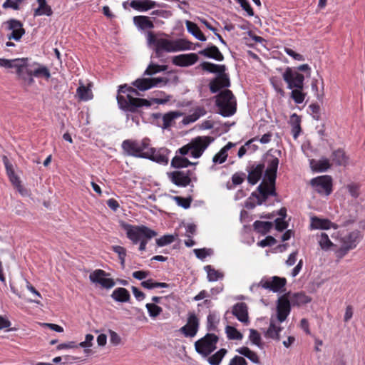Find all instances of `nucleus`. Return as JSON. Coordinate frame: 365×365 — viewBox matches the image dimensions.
<instances>
[{"mask_svg": "<svg viewBox=\"0 0 365 365\" xmlns=\"http://www.w3.org/2000/svg\"><path fill=\"white\" fill-rule=\"evenodd\" d=\"M168 79L163 77H143L138 78L132 83V85L136 88L128 86L126 84L119 86L116 96L118 107L125 113L126 120L130 121L138 125L140 124V108L142 107L148 108L151 106V103L147 99L140 98V91H145L155 87H160L167 84Z\"/></svg>", "mask_w": 365, "mask_h": 365, "instance_id": "nucleus-1", "label": "nucleus"}, {"mask_svg": "<svg viewBox=\"0 0 365 365\" xmlns=\"http://www.w3.org/2000/svg\"><path fill=\"white\" fill-rule=\"evenodd\" d=\"M147 42L149 47L155 51V58H161L164 52L173 53L190 49L189 42L184 39L170 40L158 38L153 32L147 34Z\"/></svg>", "mask_w": 365, "mask_h": 365, "instance_id": "nucleus-2", "label": "nucleus"}, {"mask_svg": "<svg viewBox=\"0 0 365 365\" xmlns=\"http://www.w3.org/2000/svg\"><path fill=\"white\" fill-rule=\"evenodd\" d=\"M127 237L133 244L140 243L139 250L145 251L146 245L150 239L157 235V232L145 225H127L125 227Z\"/></svg>", "mask_w": 365, "mask_h": 365, "instance_id": "nucleus-3", "label": "nucleus"}, {"mask_svg": "<svg viewBox=\"0 0 365 365\" xmlns=\"http://www.w3.org/2000/svg\"><path fill=\"white\" fill-rule=\"evenodd\" d=\"M215 105L218 113L223 117H230L236 113V100L230 90L225 89L220 92L215 97Z\"/></svg>", "mask_w": 365, "mask_h": 365, "instance_id": "nucleus-4", "label": "nucleus"}, {"mask_svg": "<svg viewBox=\"0 0 365 365\" xmlns=\"http://www.w3.org/2000/svg\"><path fill=\"white\" fill-rule=\"evenodd\" d=\"M150 145V140L148 138L142 140H125L122 143V149L129 156L139 158H145Z\"/></svg>", "mask_w": 365, "mask_h": 365, "instance_id": "nucleus-5", "label": "nucleus"}, {"mask_svg": "<svg viewBox=\"0 0 365 365\" xmlns=\"http://www.w3.org/2000/svg\"><path fill=\"white\" fill-rule=\"evenodd\" d=\"M287 284V279L284 277L274 276L272 277H262L259 283L252 284L250 286V290L255 292L261 287L268 289L273 292H280Z\"/></svg>", "mask_w": 365, "mask_h": 365, "instance_id": "nucleus-6", "label": "nucleus"}, {"mask_svg": "<svg viewBox=\"0 0 365 365\" xmlns=\"http://www.w3.org/2000/svg\"><path fill=\"white\" fill-rule=\"evenodd\" d=\"M218 336L213 333H207L195 343V351L203 356H208L217 348Z\"/></svg>", "mask_w": 365, "mask_h": 365, "instance_id": "nucleus-7", "label": "nucleus"}, {"mask_svg": "<svg viewBox=\"0 0 365 365\" xmlns=\"http://www.w3.org/2000/svg\"><path fill=\"white\" fill-rule=\"evenodd\" d=\"M337 238H339L340 243L343 245L344 252H348L357 246L362 238V235L358 230L349 232L343 230L337 233Z\"/></svg>", "mask_w": 365, "mask_h": 365, "instance_id": "nucleus-8", "label": "nucleus"}, {"mask_svg": "<svg viewBox=\"0 0 365 365\" xmlns=\"http://www.w3.org/2000/svg\"><path fill=\"white\" fill-rule=\"evenodd\" d=\"M288 89L304 88V76L292 68L287 67L282 73Z\"/></svg>", "mask_w": 365, "mask_h": 365, "instance_id": "nucleus-9", "label": "nucleus"}, {"mask_svg": "<svg viewBox=\"0 0 365 365\" xmlns=\"http://www.w3.org/2000/svg\"><path fill=\"white\" fill-rule=\"evenodd\" d=\"M310 185L320 195H329L332 192V178L330 175H322L312 178Z\"/></svg>", "mask_w": 365, "mask_h": 365, "instance_id": "nucleus-10", "label": "nucleus"}, {"mask_svg": "<svg viewBox=\"0 0 365 365\" xmlns=\"http://www.w3.org/2000/svg\"><path fill=\"white\" fill-rule=\"evenodd\" d=\"M214 141L211 136H197L190 141L191 156L194 158H199L205 150Z\"/></svg>", "mask_w": 365, "mask_h": 365, "instance_id": "nucleus-11", "label": "nucleus"}, {"mask_svg": "<svg viewBox=\"0 0 365 365\" xmlns=\"http://www.w3.org/2000/svg\"><path fill=\"white\" fill-rule=\"evenodd\" d=\"M275 182H262L258 187L257 190L259 192L260 196L257 195L255 192L252 193V197H255L257 199V205H261L266 201L269 195L277 196Z\"/></svg>", "mask_w": 365, "mask_h": 365, "instance_id": "nucleus-12", "label": "nucleus"}, {"mask_svg": "<svg viewBox=\"0 0 365 365\" xmlns=\"http://www.w3.org/2000/svg\"><path fill=\"white\" fill-rule=\"evenodd\" d=\"M108 274L104 270L98 269L90 274L89 279L92 283L99 284L102 287L108 289L113 287L115 284L113 279L106 277Z\"/></svg>", "mask_w": 365, "mask_h": 365, "instance_id": "nucleus-13", "label": "nucleus"}, {"mask_svg": "<svg viewBox=\"0 0 365 365\" xmlns=\"http://www.w3.org/2000/svg\"><path fill=\"white\" fill-rule=\"evenodd\" d=\"M169 153L170 151L165 148L156 149L151 147L150 145L148 151L147 157L145 159H148L161 165H167L169 160Z\"/></svg>", "mask_w": 365, "mask_h": 365, "instance_id": "nucleus-14", "label": "nucleus"}, {"mask_svg": "<svg viewBox=\"0 0 365 365\" xmlns=\"http://www.w3.org/2000/svg\"><path fill=\"white\" fill-rule=\"evenodd\" d=\"M191 170L174 171L168 173L170 181L178 187H185L191 182Z\"/></svg>", "mask_w": 365, "mask_h": 365, "instance_id": "nucleus-15", "label": "nucleus"}, {"mask_svg": "<svg viewBox=\"0 0 365 365\" xmlns=\"http://www.w3.org/2000/svg\"><path fill=\"white\" fill-rule=\"evenodd\" d=\"M291 312V303L285 295L280 297L277 304V316L274 317L279 323L284 322Z\"/></svg>", "mask_w": 365, "mask_h": 365, "instance_id": "nucleus-16", "label": "nucleus"}, {"mask_svg": "<svg viewBox=\"0 0 365 365\" xmlns=\"http://www.w3.org/2000/svg\"><path fill=\"white\" fill-rule=\"evenodd\" d=\"M279 160L274 155L268 156L267 159V168L265 170L264 179L268 182H274L277 178V173Z\"/></svg>", "mask_w": 365, "mask_h": 365, "instance_id": "nucleus-17", "label": "nucleus"}, {"mask_svg": "<svg viewBox=\"0 0 365 365\" xmlns=\"http://www.w3.org/2000/svg\"><path fill=\"white\" fill-rule=\"evenodd\" d=\"M199 329V319L195 314H190L187 318V324L180 329V331L185 337H194L197 333Z\"/></svg>", "mask_w": 365, "mask_h": 365, "instance_id": "nucleus-18", "label": "nucleus"}, {"mask_svg": "<svg viewBox=\"0 0 365 365\" xmlns=\"http://www.w3.org/2000/svg\"><path fill=\"white\" fill-rule=\"evenodd\" d=\"M264 169L263 163H250L247 168L248 182L252 185L257 184L262 178Z\"/></svg>", "mask_w": 365, "mask_h": 365, "instance_id": "nucleus-19", "label": "nucleus"}, {"mask_svg": "<svg viewBox=\"0 0 365 365\" xmlns=\"http://www.w3.org/2000/svg\"><path fill=\"white\" fill-rule=\"evenodd\" d=\"M7 25L8 29L11 31V33L8 35V38L19 41L25 34L23 24L19 20L12 19L7 21Z\"/></svg>", "mask_w": 365, "mask_h": 365, "instance_id": "nucleus-20", "label": "nucleus"}, {"mask_svg": "<svg viewBox=\"0 0 365 365\" xmlns=\"http://www.w3.org/2000/svg\"><path fill=\"white\" fill-rule=\"evenodd\" d=\"M198 61V56L195 53L180 54L175 56L172 62L174 65L180 67H187L194 65Z\"/></svg>", "mask_w": 365, "mask_h": 365, "instance_id": "nucleus-21", "label": "nucleus"}, {"mask_svg": "<svg viewBox=\"0 0 365 365\" xmlns=\"http://www.w3.org/2000/svg\"><path fill=\"white\" fill-rule=\"evenodd\" d=\"M180 113L177 111H170L162 115L161 113H155L153 116L155 119H159L162 123L158 121V125L163 129H166L172 125L175 119L180 116Z\"/></svg>", "mask_w": 365, "mask_h": 365, "instance_id": "nucleus-22", "label": "nucleus"}, {"mask_svg": "<svg viewBox=\"0 0 365 365\" xmlns=\"http://www.w3.org/2000/svg\"><path fill=\"white\" fill-rule=\"evenodd\" d=\"M232 314L242 323H249L248 307L245 302L235 304L232 310Z\"/></svg>", "mask_w": 365, "mask_h": 365, "instance_id": "nucleus-23", "label": "nucleus"}, {"mask_svg": "<svg viewBox=\"0 0 365 365\" xmlns=\"http://www.w3.org/2000/svg\"><path fill=\"white\" fill-rule=\"evenodd\" d=\"M26 59L24 58V63H18L16 68V74L22 79L27 85H31L34 83L32 70L29 69L26 66Z\"/></svg>", "mask_w": 365, "mask_h": 365, "instance_id": "nucleus-24", "label": "nucleus"}, {"mask_svg": "<svg viewBox=\"0 0 365 365\" xmlns=\"http://www.w3.org/2000/svg\"><path fill=\"white\" fill-rule=\"evenodd\" d=\"M277 321L274 317H271L269 327L264 334L265 338L278 341L280 340V332L282 330V327L276 324Z\"/></svg>", "mask_w": 365, "mask_h": 365, "instance_id": "nucleus-25", "label": "nucleus"}, {"mask_svg": "<svg viewBox=\"0 0 365 365\" xmlns=\"http://www.w3.org/2000/svg\"><path fill=\"white\" fill-rule=\"evenodd\" d=\"M210 90L212 93H217L222 88H227L230 86V78L225 73L217 76L212 81L210 84Z\"/></svg>", "mask_w": 365, "mask_h": 365, "instance_id": "nucleus-26", "label": "nucleus"}, {"mask_svg": "<svg viewBox=\"0 0 365 365\" xmlns=\"http://www.w3.org/2000/svg\"><path fill=\"white\" fill-rule=\"evenodd\" d=\"M312 230H329L330 228L337 229L338 225L331 222L328 219H321L317 217H312L311 218Z\"/></svg>", "mask_w": 365, "mask_h": 365, "instance_id": "nucleus-27", "label": "nucleus"}, {"mask_svg": "<svg viewBox=\"0 0 365 365\" xmlns=\"http://www.w3.org/2000/svg\"><path fill=\"white\" fill-rule=\"evenodd\" d=\"M235 145V143L228 142L223 148H222L212 158V163L214 165L210 167V170H215V165L225 163L228 156V150L233 148Z\"/></svg>", "mask_w": 365, "mask_h": 365, "instance_id": "nucleus-28", "label": "nucleus"}, {"mask_svg": "<svg viewBox=\"0 0 365 365\" xmlns=\"http://www.w3.org/2000/svg\"><path fill=\"white\" fill-rule=\"evenodd\" d=\"M198 53L206 58H212L217 61H222L224 60L222 53L220 51L219 48L213 44H210L205 49L199 51Z\"/></svg>", "mask_w": 365, "mask_h": 365, "instance_id": "nucleus-29", "label": "nucleus"}, {"mask_svg": "<svg viewBox=\"0 0 365 365\" xmlns=\"http://www.w3.org/2000/svg\"><path fill=\"white\" fill-rule=\"evenodd\" d=\"M4 164L6 168V174L11 182L16 187H21V180L15 173L13 165L9 162L6 157L4 158Z\"/></svg>", "mask_w": 365, "mask_h": 365, "instance_id": "nucleus-30", "label": "nucleus"}, {"mask_svg": "<svg viewBox=\"0 0 365 365\" xmlns=\"http://www.w3.org/2000/svg\"><path fill=\"white\" fill-rule=\"evenodd\" d=\"M200 67L209 73H217L219 76L225 74L226 67L225 65H217L210 62L204 61L200 64Z\"/></svg>", "mask_w": 365, "mask_h": 365, "instance_id": "nucleus-31", "label": "nucleus"}, {"mask_svg": "<svg viewBox=\"0 0 365 365\" xmlns=\"http://www.w3.org/2000/svg\"><path fill=\"white\" fill-rule=\"evenodd\" d=\"M331 158L332 163L337 166H345L349 160L345 151L341 148L334 150L331 153Z\"/></svg>", "mask_w": 365, "mask_h": 365, "instance_id": "nucleus-32", "label": "nucleus"}, {"mask_svg": "<svg viewBox=\"0 0 365 365\" xmlns=\"http://www.w3.org/2000/svg\"><path fill=\"white\" fill-rule=\"evenodd\" d=\"M38 6L34 10V16H51L53 14V11L51 7L47 4L46 0H36Z\"/></svg>", "mask_w": 365, "mask_h": 365, "instance_id": "nucleus-33", "label": "nucleus"}, {"mask_svg": "<svg viewBox=\"0 0 365 365\" xmlns=\"http://www.w3.org/2000/svg\"><path fill=\"white\" fill-rule=\"evenodd\" d=\"M111 297L118 302H128L130 299V295L125 288L118 287L113 292Z\"/></svg>", "mask_w": 365, "mask_h": 365, "instance_id": "nucleus-34", "label": "nucleus"}, {"mask_svg": "<svg viewBox=\"0 0 365 365\" xmlns=\"http://www.w3.org/2000/svg\"><path fill=\"white\" fill-rule=\"evenodd\" d=\"M186 28L187 31L191 34L193 36H195L197 40L201 41H205L206 37L203 34V33L200 31L199 27L195 23H193L190 21H186Z\"/></svg>", "mask_w": 365, "mask_h": 365, "instance_id": "nucleus-35", "label": "nucleus"}, {"mask_svg": "<svg viewBox=\"0 0 365 365\" xmlns=\"http://www.w3.org/2000/svg\"><path fill=\"white\" fill-rule=\"evenodd\" d=\"M236 351L247 358L251 362L254 364H259V358L257 354L247 346H242L236 349Z\"/></svg>", "mask_w": 365, "mask_h": 365, "instance_id": "nucleus-36", "label": "nucleus"}, {"mask_svg": "<svg viewBox=\"0 0 365 365\" xmlns=\"http://www.w3.org/2000/svg\"><path fill=\"white\" fill-rule=\"evenodd\" d=\"M317 240L319 247L323 250L327 251L334 246V244L330 240L329 235L325 232L317 234Z\"/></svg>", "mask_w": 365, "mask_h": 365, "instance_id": "nucleus-37", "label": "nucleus"}, {"mask_svg": "<svg viewBox=\"0 0 365 365\" xmlns=\"http://www.w3.org/2000/svg\"><path fill=\"white\" fill-rule=\"evenodd\" d=\"M311 301L312 298L304 292L294 293L291 298V302L294 306L306 304Z\"/></svg>", "mask_w": 365, "mask_h": 365, "instance_id": "nucleus-38", "label": "nucleus"}, {"mask_svg": "<svg viewBox=\"0 0 365 365\" xmlns=\"http://www.w3.org/2000/svg\"><path fill=\"white\" fill-rule=\"evenodd\" d=\"M331 168L329 160L326 158H322L319 160L312 163V168L314 171L322 173L327 171Z\"/></svg>", "mask_w": 365, "mask_h": 365, "instance_id": "nucleus-39", "label": "nucleus"}, {"mask_svg": "<svg viewBox=\"0 0 365 365\" xmlns=\"http://www.w3.org/2000/svg\"><path fill=\"white\" fill-rule=\"evenodd\" d=\"M253 226L256 232L266 235L272 229L273 224L271 222L257 220L254 222Z\"/></svg>", "mask_w": 365, "mask_h": 365, "instance_id": "nucleus-40", "label": "nucleus"}, {"mask_svg": "<svg viewBox=\"0 0 365 365\" xmlns=\"http://www.w3.org/2000/svg\"><path fill=\"white\" fill-rule=\"evenodd\" d=\"M220 322V318L218 315L215 313H210L207 317V324L206 328L208 331H217V325Z\"/></svg>", "mask_w": 365, "mask_h": 365, "instance_id": "nucleus-41", "label": "nucleus"}, {"mask_svg": "<svg viewBox=\"0 0 365 365\" xmlns=\"http://www.w3.org/2000/svg\"><path fill=\"white\" fill-rule=\"evenodd\" d=\"M76 95L80 100L83 101L91 100L93 96L91 88L85 86L83 84H81L78 87L76 90Z\"/></svg>", "mask_w": 365, "mask_h": 365, "instance_id": "nucleus-42", "label": "nucleus"}, {"mask_svg": "<svg viewBox=\"0 0 365 365\" xmlns=\"http://www.w3.org/2000/svg\"><path fill=\"white\" fill-rule=\"evenodd\" d=\"M197 163H191L182 156H175L171 160V165L175 168H187L190 165H197Z\"/></svg>", "mask_w": 365, "mask_h": 365, "instance_id": "nucleus-43", "label": "nucleus"}, {"mask_svg": "<svg viewBox=\"0 0 365 365\" xmlns=\"http://www.w3.org/2000/svg\"><path fill=\"white\" fill-rule=\"evenodd\" d=\"M204 269L207 272L209 282H216L219 279H222L224 277L222 272L215 269L211 265H206Z\"/></svg>", "mask_w": 365, "mask_h": 365, "instance_id": "nucleus-44", "label": "nucleus"}, {"mask_svg": "<svg viewBox=\"0 0 365 365\" xmlns=\"http://www.w3.org/2000/svg\"><path fill=\"white\" fill-rule=\"evenodd\" d=\"M167 69V66L165 65H158L153 63H150L143 73V76H152L161 71H164Z\"/></svg>", "mask_w": 365, "mask_h": 365, "instance_id": "nucleus-45", "label": "nucleus"}, {"mask_svg": "<svg viewBox=\"0 0 365 365\" xmlns=\"http://www.w3.org/2000/svg\"><path fill=\"white\" fill-rule=\"evenodd\" d=\"M226 354L227 350L225 349H220L219 351L208 358V363L210 365H220Z\"/></svg>", "mask_w": 365, "mask_h": 365, "instance_id": "nucleus-46", "label": "nucleus"}, {"mask_svg": "<svg viewBox=\"0 0 365 365\" xmlns=\"http://www.w3.org/2000/svg\"><path fill=\"white\" fill-rule=\"evenodd\" d=\"M291 90L290 97L292 98L294 102L296 104L302 103L307 96V93L302 91L303 88H293Z\"/></svg>", "mask_w": 365, "mask_h": 365, "instance_id": "nucleus-47", "label": "nucleus"}, {"mask_svg": "<svg viewBox=\"0 0 365 365\" xmlns=\"http://www.w3.org/2000/svg\"><path fill=\"white\" fill-rule=\"evenodd\" d=\"M227 337L230 340H242L243 335L235 327L227 325L225 327Z\"/></svg>", "mask_w": 365, "mask_h": 365, "instance_id": "nucleus-48", "label": "nucleus"}, {"mask_svg": "<svg viewBox=\"0 0 365 365\" xmlns=\"http://www.w3.org/2000/svg\"><path fill=\"white\" fill-rule=\"evenodd\" d=\"M130 6L138 11L145 12L148 11V0H133Z\"/></svg>", "mask_w": 365, "mask_h": 365, "instance_id": "nucleus-49", "label": "nucleus"}, {"mask_svg": "<svg viewBox=\"0 0 365 365\" xmlns=\"http://www.w3.org/2000/svg\"><path fill=\"white\" fill-rule=\"evenodd\" d=\"M145 307L148 310L149 317L152 319L156 318L163 312L162 307L154 303H147Z\"/></svg>", "mask_w": 365, "mask_h": 365, "instance_id": "nucleus-50", "label": "nucleus"}, {"mask_svg": "<svg viewBox=\"0 0 365 365\" xmlns=\"http://www.w3.org/2000/svg\"><path fill=\"white\" fill-rule=\"evenodd\" d=\"M24 63V58L6 59L0 58V67L6 68H16L18 63Z\"/></svg>", "mask_w": 365, "mask_h": 365, "instance_id": "nucleus-51", "label": "nucleus"}, {"mask_svg": "<svg viewBox=\"0 0 365 365\" xmlns=\"http://www.w3.org/2000/svg\"><path fill=\"white\" fill-rule=\"evenodd\" d=\"M249 339L250 340L252 344L256 345L259 348L262 347V344L261 342L262 338L259 333L257 330L254 329H250Z\"/></svg>", "mask_w": 365, "mask_h": 365, "instance_id": "nucleus-52", "label": "nucleus"}, {"mask_svg": "<svg viewBox=\"0 0 365 365\" xmlns=\"http://www.w3.org/2000/svg\"><path fill=\"white\" fill-rule=\"evenodd\" d=\"M193 252L196 257L202 261L213 254V250L210 248L194 249Z\"/></svg>", "mask_w": 365, "mask_h": 365, "instance_id": "nucleus-53", "label": "nucleus"}, {"mask_svg": "<svg viewBox=\"0 0 365 365\" xmlns=\"http://www.w3.org/2000/svg\"><path fill=\"white\" fill-rule=\"evenodd\" d=\"M134 21L142 28H153V24L147 16H139L134 17Z\"/></svg>", "mask_w": 365, "mask_h": 365, "instance_id": "nucleus-54", "label": "nucleus"}, {"mask_svg": "<svg viewBox=\"0 0 365 365\" xmlns=\"http://www.w3.org/2000/svg\"><path fill=\"white\" fill-rule=\"evenodd\" d=\"M175 240V236L173 235H165L156 239V244L158 247H164L173 243Z\"/></svg>", "mask_w": 365, "mask_h": 365, "instance_id": "nucleus-55", "label": "nucleus"}, {"mask_svg": "<svg viewBox=\"0 0 365 365\" xmlns=\"http://www.w3.org/2000/svg\"><path fill=\"white\" fill-rule=\"evenodd\" d=\"M32 73L35 77L44 76L46 79L51 77L49 70L44 66H39L38 68L32 70Z\"/></svg>", "mask_w": 365, "mask_h": 365, "instance_id": "nucleus-56", "label": "nucleus"}, {"mask_svg": "<svg viewBox=\"0 0 365 365\" xmlns=\"http://www.w3.org/2000/svg\"><path fill=\"white\" fill-rule=\"evenodd\" d=\"M173 199L178 206L182 207L184 209H187L190 207L192 202L191 197H182L180 196H175L173 197Z\"/></svg>", "mask_w": 365, "mask_h": 365, "instance_id": "nucleus-57", "label": "nucleus"}, {"mask_svg": "<svg viewBox=\"0 0 365 365\" xmlns=\"http://www.w3.org/2000/svg\"><path fill=\"white\" fill-rule=\"evenodd\" d=\"M24 0H6L2 4V7L5 9H11L13 10H19L20 5Z\"/></svg>", "mask_w": 365, "mask_h": 365, "instance_id": "nucleus-58", "label": "nucleus"}, {"mask_svg": "<svg viewBox=\"0 0 365 365\" xmlns=\"http://www.w3.org/2000/svg\"><path fill=\"white\" fill-rule=\"evenodd\" d=\"M245 177V173L242 172L234 173L232 176V184L235 186L242 184L244 182Z\"/></svg>", "mask_w": 365, "mask_h": 365, "instance_id": "nucleus-59", "label": "nucleus"}, {"mask_svg": "<svg viewBox=\"0 0 365 365\" xmlns=\"http://www.w3.org/2000/svg\"><path fill=\"white\" fill-rule=\"evenodd\" d=\"M277 241L272 236H267L262 240L259 241L257 245L261 247H265L267 246H272L276 244Z\"/></svg>", "mask_w": 365, "mask_h": 365, "instance_id": "nucleus-60", "label": "nucleus"}, {"mask_svg": "<svg viewBox=\"0 0 365 365\" xmlns=\"http://www.w3.org/2000/svg\"><path fill=\"white\" fill-rule=\"evenodd\" d=\"M284 52L290 57L293 58L296 61H304V57L298 53H296L290 48L285 47L284 49Z\"/></svg>", "mask_w": 365, "mask_h": 365, "instance_id": "nucleus-61", "label": "nucleus"}, {"mask_svg": "<svg viewBox=\"0 0 365 365\" xmlns=\"http://www.w3.org/2000/svg\"><path fill=\"white\" fill-rule=\"evenodd\" d=\"M309 108L312 111V118L319 120L320 119V106L317 103H312L309 106Z\"/></svg>", "mask_w": 365, "mask_h": 365, "instance_id": "nucleus-62", "label": "nucleus"}, {"mask_svg": "<svg viewBox=\"0 0 365 365\" xmlns=\"http://www.w3.org/2000/svg\"><path fill=\"white\" fill-rule=\"evenodd\" d=\"M270 81L274 90L281 96H284V91L282 88V82L274 78H271Z\"/></svg>", "mask_w": 365, "mask_h": 365, "instance_id": "nucleus-63", "label": "nucleus"}, {"mask_svg": "<svg viewBox=\"0 0 365 365\" xmlns=\"http://www.w3.org/2000/svg\"><path fill=\"white\" fill-rule=\"evenodd\" d=\"M228 365H247V362L243 356L236 355L230 359Z\"/></svg>", "mask_w": 365, "mask_h": 365, "instance_id": "nucleus-64", "label": "nucleus"}]
</instances>
